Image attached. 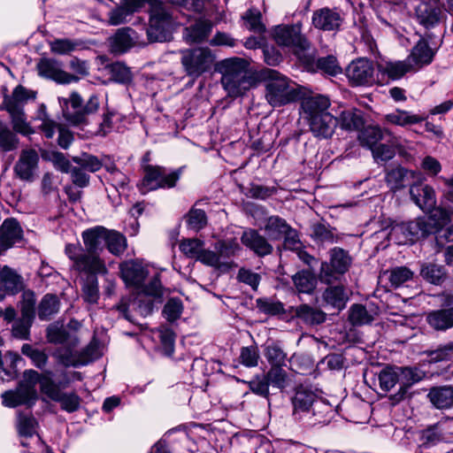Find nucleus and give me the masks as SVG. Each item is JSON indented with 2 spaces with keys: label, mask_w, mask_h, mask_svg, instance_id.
Segmentation results:
<instances>
[{
  "label": "nucleus",
  "mask_w": 453,
  "mask_h": 453,
  "mask_svg": "<svg viewBox=\"0 0 453 453\" xmlns=\"http://www.w3.org/2000/svg\"><path fill=\"white\" fill-rule=\"evenodd\" d=\"M105 245L111 254L119 256L127 248L126 238L118 232L106 229Z\"/></svg>",
  "instance_id": "09e8293b"
},
{
  "label": "nucleus",
  "mask_w": 453,
  "mask_h": 453,
  "mask_svg": "<svg viewBox=\"0 0 453 453\" xmlns=\"http://www.w3.org/2000/svg\"><path fill=\"white\" fill-rule=\"evenodd\" d=\"M388 139H385L387 143H379L371 150L374 161L378 164L386 163L391 160L397 150L399 156L408 158L411 157L408 152L409 150H412V146L410 142L404 141L402 142L400 138L388 136Z\"/></svg>",
  "instance_id": "ddd939ff"
},
{
  "label": "nucleus",
  "mask_w": 453,
  "mask_h": 453,
  "mask_svg": "<svg viewBox=\"0 0 453 453\" xmlns=\"http://www.w3.org/2000/svg\"><path fill=\"white\" fill-rule=\"evenodd\" d=\"M22 237V230L14 219H5L0 226V248L7 250Z\"/></svg>",
  "instance_id": "bb28decb"
},
{
  "label": "nucleus",
  "mask_w": 453,
  "mask_h": 453,
  "mask_svg": "<svg viewBox=\"0 0 453 453\" xmlns=\"http://www.w3.org/2000/svg\"><path fill=\"white\" fill-rule=\"evenodd\" d=\"M51 52L58 55L69 54L76 50L81 43L70 39H56L49 42Z\"/></svg>",
  "instance_id": "13d9d810"
},
{
  "label": "nucleus",
  "mask_w": 453,
  "mask_h": 453,
  "mask_svg": "<svg viewBox=\"0 0 453 453\" xmlns=\"http://www.w3.org/2000/svg\"><path fill=\"white\" fill-rule=\"evenodd\" d=\"M265 99L273 107H280L296 101L298 92L296 84L279 72L267 69L264 72Z\"/></svg>",
  "instance_id": "7ed1b4c3"
},
{
  "label": "nucleus",
  "mask_w": 453,
  "mask_h": 453,
  "mask_svg": "<svg viewBox=\"0 0 453 453\" xmlns=\"http://www.w3.org/2000/svg\"><path fill=\"white\" fill-rule=\"evenodd\" d=\"M38 119L42 121L40 129L43 132L47 138H52L58 125L56 121L49 117L46 111V107L44 105H42L40 108Z\"/></svg>",
  "instance_id": "0e129e2a"
},
{
  "label": "nucleus",
  "mask_w": 453,
  "mask_h": 453,
  "mask_svg": "<svg viewBox=\"0 0 453 453\" xmlns=\"http://www.w3.org/2000/svg\"><path fill=\"white\" fill-rule=\"evenodd\" d=\"M196 260L206 265L219 269L229 267V264L227 262L220 260V256H219L218 252L204 250L203 247L202 248Z\"/></svg>",
  "instance_id": "052dcab7"
},
{
  "label": "nucleus",
  "mask_w": 453,
  "mask_h": 453,
  "mask_svg": "<svg viewBox=\"0 0 453 453\" xmlns=\"http://www.w3.org/2000/svg\"><path fill=\"white\" fill-rule=\"evenodd\" d=\"M387 136H391L388 130H383L377 126H369L360 133L358 139L362 146L372 150V147L380 143V141L385 140Z\"/></svg>",
  "instance_id": "7c9ffc66"
},
{
  "label": "nucleus",
  "mask_w": 453,
  "mask_h": 453,
  "mask_svg": "<svg viewBox=\"0 0 453 453\" xmlns=\"http://www.w3.org/2000/svg\"><path fill=\"white\" fill-rule=\"evenodd\" d=\"M52 376L53 373L50 371H45L41 374L38 372L36 384H40V389L42 395L56 402L60 399L62 390L60 386L53 380Z\"/></svg>",
  "instance_id": "2f4dec72"
},
{
  "label": "nucleus",
  "mask_w": 453,
  "mask_h": 453,
  "mask_svg": "<svg viewBox=\"0 0 453 453\" xmlns=\"http://www.w3.org/2000/svg\"><path fill=\"white\" fill-rule=\"evenodd\" d=\"M65 252L73 261V268L79 273H83L88 277L107 273L105 263L99 254L88 252L80 244L71 243L65 245Z\"/></svg>",
  "instance_id": "39448f33"
},
{
  "label": "nucleus",
  "mask_w": 453,
  "mask_h": 453,
  "mask_svg": "<svg viewBox=\"0 0 453 453\" xmlns=\"http://www.w3.org/2000/svg\"><path fill=\"white\" fill-rule=\"evenodd\" d=\"M342 19L336 11L322 8L313 12L312 24L320 30L333 31L340 27Z\"/></svg>",
  "instance_id": "393cba45"
},
{
  "label": "nucleus",
  "mask_w": 453,
  "mask_h": 453,
  "mask_svg": "<svg viewBox=\"0 0 453 453\" xmlns=\"http://www.w3.org/2000/svg\"><path fill=\"white\" fill-rule=\"evenodd\" d=\"M317 400V395L306 387H298L292 397L293 416L296 420L306 418L311 414V407Z\"/></svg>",
  "instance_id": "f3484780"
},
{
  "label": "nucleus",
  "mask_w": 453,
  "mask_h": 453,
  "mask_svg": "<svg viewBox=\"0 0 453 453\" xmlns=\"http://www.w3.org/2000/svg\"><path fill=\"white\" fill-rule=\"evenodd\" d=\"M400 375V388L397 393L390 395L393 403H397L404 399L408 389L415 383L425 378V372L418 368L398 367Z\"/></svg>",
  "instance_id": "a211bd4d"
},
{
  "label": "nucleus",
  "mask_w": 453,
  "mask_h": 453,
  "mask_svg": "<svg viewBox=\"0 0 453 453\" xmlns=\"http://www.w3.org/2000/svg\"><path fill=\"white\" fill-rule=\"evenodd\" d=\"M416 17L419 24L430 28L438 23L439 11L426 3H421L416 8Z\"/></svg>",
  "instance_id": "4c0bfd02"
},
{
  "label": "nucleus",
  "mask_w": 453,
  "mask_h": 453,
  "mask_svg": "<svg viewBox=\"0 0 453 453\" xmlns=\"http://www.w3.org/2000/svg\"><path fill=\"white\" fill-rule=\"evenodd\" d=\"M426 320L436 330H446L453 326V308L430 312Z\"/></svg>",
  "instance_id": "f704fd0d"
},
{
  "label": "nucleus",
  "mask_w": 453,
  "mask_h": 453,
  "mask_svg": "<svg viewBox=\"0 0 453 453\" xmlns=\"http://www.w3.org/2000/svg\"><path fill=\"white\" fill-rule=\"evenodd\" d=\"M265 376L266 380H268L269 385L280 389V391L284 390L291 383V379L288 373L282 368V366H271Z\"/></svg>",
  "instance_id": "79ce46f5"
},
{
  "label": "nucleus",
  "mask_w": 453,
  "mask_h": 453,
  "mask_svg": "<svg viewBox=\"0 0 453 453\" xmlns=\"http://www.w3.org/2000/svg\"><path fill=\"white\" fill-rule=\"evenodd\" d=\"M47 339L55 344L75 346L78 343V338L75 335H71L63 326L58 325H50L48 327Z\"/></svg>",
  "instance_id": "e433bc0d"
},
{
  "label": "nucleus",
  "mask_w": 453,
  "mask_h": 453,
  "mask_svg": "<svg viewBox=\"0 0 453 453\" xmlns=\"http://www.w3.org/2000/svg\"><path fill=\"white\" fill-rule=\"evenodd\" d=\"M351 264V257L341 248H334L330 251V262L321 263L319 279L326 284L337 280L338 275L345 273Z\"/></svg>",
  "instance_id": "9b49d317"
},
{
  "label": "nucleus",
  "mask_w": 453,
  "mask_h": 453,
  "mask_svg": "<svg viewBox=\"0 0 453 453\" xmlns=\"http://www.w3.org/2000/svg\"><path fill=\"white\" fill-rule=\"evenodd\" d=\"M144 175L138 188L142 194L158 188H171L176 185L180 177L181 169L167 173L165 167L158 165H143Z\"/></svg>",
  "instance_id": "0eeeda50"
},
{
  "label": "nucleus",
  "mask_w": 453,
  "mask_h": 453,
  "mask_svg": "<svg viewBox=\"0 0 453 453\" xmlns=\"http://www.w3.org/2000/svg\"><path fill=\"white\" fill-rule=\"evenodd\" d=\"M180 63L187 75L198 78L212 66L215 58L208 48L187 49L180 51Z\"/></svg>",
  "instance_id": "6e6552de"
},
{
  "label": "nucleus",
  "mask_w": 453,
  "mask_h": 453,
  "mask_svg": "<svg viewBox=\"0 0 453 453\" xmlns=\"http://www.w3.org/2000/svg\"><path fill=\"white\" fill-rule=\"evenodd\" d=\"M277 44L292 48L296 55L310 47L309 42L301 34V26L280 25L274 27L273 33Z\"/></svg>",
  "instance_id": "f8f14e48"
},
{
  "label": "nucleus",
  "mask_w": 453,
  "mask_h": 453,
  "mask_svg": "<svg viewBox=\"0 0 453 453\" xmlns=\"http://www.w3.org/2000/svg\"><path fill=\"white\" fill-rule=\"evenodd\" d=\"M136 39L135 32L132 28H120L111 39V50L123 53L134 45Z\"/></svg>",
  "instance_id": "c85d7f7f"
},
{
  "label": "nucleus",
  "mask_w": 453,
  "mask_h": 453,
  "mask_svg": "<svg viewBox=\"0 0 453 453\" xmlns=\"http://www.w3.org/2000/svg\"><path fill=\"white\" fill-rule=\"evenodd\" d=\"M296 316L308 325H319L325 321L326 314L318 309L307 304H302L296 308Z\"/></svg>",
  "instance_id": "58836bf2"
},
{
  "label": "nucleus",
  "mask_w": 453,
  "mask_h": 453,
  "mask_svg": "<svg viewBox=\"0 0 453 453\" xmlns=\"http://www.w3.org/2000/svg\"><path fill=\"white\" fill-rule=\"evenodd\" d=\"M374 68L366 58L353 60L346 68V75L354 85H369L373 82Z\"/></svg>",
  "instance_id": "dca6fc26"
},
{
  "label": "nucleus",
  "mask_w": 453,
  "mask_h": 453,
  "mask_svg": "<svg viewBox=\"0 0 453 453\" xmlns=\"http://www.w3.org/2000/svg\"><path fill=\"white\" fill-rule=\"evenodd\" d=\"M0 280L9 294L15 295L24 288L22 278L8 267L1 271Z\"/></svg>",
  "instance_id": "c9c22d12"
},
{
  "label": "nucleus",
  "mask_w": 453,
  "mask_h": 453,
  "mask_svg": "<svg viewBox=\"0 0 453 453\" xmlns=\"http://www.w3.org/2000/svg\"><path fill=\"white\" fill-rule=\"evenodd\" d=\"M292 280L297 290L302 293H311L317 285L316 276L308 270L296 273Z\"/></svg>",
  "instance_id": "37998d69"
},
{
  "label": "nucleus",
  "mask_w": 453,
  "mask_h": 453,
  "mask_svg": "<svg viewBox=\"0 0 453 453\" xmlns=\"http://www.w3.org/2000/svg\"><path fill=\"white\" fill-rule=\"evenodd\" d=\"M421 276L433 284H440L445 273L442 266L434 264H425L420 270Z\"/></svg>",
  "instance_id": "bf43d9fd"
},
{
  "label": "nucleus",
  "mask_w": 453,
  "mask_h": 453,
  "mask_svg": "<svg viewBox=\"0 0 453 453\" xmlns=\"http://www.w3.org/2000/svg\"><path fill=\"white\" fill-rule=\"evenodd\" d=\"M265 356L271 366L285 365L287 355L278 343H272L265 347Z\"/></svg>",
  "instance_id": "6e6d98bb"
},
{
  "label": "nucleus",
  "mask_w": 453,
  "mask_h": 453,
  "mask_svg": "<svg viewBox=\"0 0 453 453\" xmlns=\"http://www.w3.org/2000/svg\"><path fill=\"white\" fill-rule=\"evenodd\" d=\"M215 250L220 256V260L229 258L241 250V247L234 240L220 241L215 244Z\"/></svg>",
  "instance_id": "338daca9"
},
{
  "label": "nucleus",
  "mask_w": 453,
  "mask_h": 453,
  "mask_svg": "<svg viewBox=\"0 0 453 453\" xmlns=\"http://www.w3.org/2000/svg\"><path fill=\"white\" fill-rule=\"evenodd\" d=\"M38 164L39 155L35 150H22L14 165V173L19 180L31 182L36 175Z\"/></svg>",
  "instance_id": "4468645a"
},
{
  "label": "nucleus",
  "mask_w": 453,
  "mask_h": 453,
  "mask_svg": "<svg viewBox=\"0 0 453 453\" xmlns=\"http://www.w3.org/2000/svg\"><path fill=\"white\" fill-rule=\"evenodd\" d=\"M434 50L429 47L426 41L420 39L413 47L407 60L413 65V70H418L424 65H429L434 58Z\"/></svg>",
  "instance_id": "a878e982"
},
{
  "label": "nucleus",
  "mask_w": 453,
  "mask_h": 453,
  "mask_svg": "<svg viewBox=\"0 0 453 453\" xmlns=\"http://www.w3.org/2000/svg\"><path fill=\"white\" fill-rule=\"evenodd\" d=\"M329 106V99L321 95L306 97L302 102L310 130L316 137H331L338 125V119L327 111Z\"/></svg>",
  "instance_id": "f03ea898"
},
{
  "label": "nucleus",
  "mask_w": 453,
  "mask_h": 453,
  "mask_svg": "<svg viewBox=\"0 0 453 453\" xmlns=\"http://www.w3.org/2000/svg\"><path fill=\"white\" fill-rule=\"evenodd\" d=\"M54 357L58 361L65 366H80L88 364V357H81L80 353L72 350L69 348L61 347L58 348Z\"/></svg>",
  "instance_id": "ea45409f"
},
{
  "label": "nucleus",
  "mask_w": 453,
  "mask_h": 453,
  "mask_svg": "<svg viewBox=\"0 0 453 453\" xmlns=\"http://www.w3.org/2000/svg\"><path fill=\"white\" fill-rule=\"evenodd\" d=\"M17 426L19 434L21 438L20 443L23 447L29 446V439L37 446L42 444V440L37 434V422L33 417L19 413Z\"/></svg>",
  "instance_id": "4be33fe9"
},
{
  "label": "nucleus",
  "mask_w": 453,
  "mask_h": 453,
  "mask_svg": "<svg viewBox=\"0 0 453 453\" xmlns=\"http://www.w3.org/2000/svg\"><path fill=\"white\" fill-rule=\"evenodd\" d=\"M203 242L198 239H184L180 243V251L188 257L197 258Z\"/></svg>",
  "instance_id": "69168bd1"
},
{
  "label": "nucleus",
  "mask_w": 453,
  "mask_h": 453,
  "mask_svg": "<svg viewBox=\"0 0 453 453\" xmlns=\"http://www.w3.org/2000/svg\"><path fill=\"white\" fill-rule=\"evenodd\" d=\"M212 29V22L209 19H198L193 25L186 28V37L191 42L204 41Z\"/></svg>",
  "instance_id": "473e14b6"
},
{
  "label": "nucleus",
  "mask_w": 453,
  "mask_h": 453,
  "mask_svg": "<svg viewBox=\"0 0 453 453\" xmlns=\"http://www.w3.org/2000/svg\"><path fill=\"white\" fill-rule=\"evenodd\" d=\"M349 321L355 326H361L371 323L373 318L361 304H355L350 308Z\"/></svg>",
  "instance_id": "680f3d73"
},
{
  "label": "nucleus",
  "mask_w": 453,
  "mask_h": 453,
  "mask_svg": "<svg viewBox=\"0 0 453 453\" xmlns=\"http://www.w3.org/2000/svg\"><path fill=\"white\" fill-rule=\"evenodd\" d=\"M385 119L388 123L401 127L417 124L423 120L421 117L402 110H396L387 114Z\"/></svg>",
  "instance_id": "49530a36"
},
{
  "label": "nucleus",
  "mask_w": 453,
  "mask_h": 453,
  "mask_svg": "<svg viewBox=\"0 0 453 453\" xmlns=\"http://www.w3.org/2000/svg\"><path fill=\"white\" fill-rule=\"evenodd\" d=\"M171 23V14L164 4L158 0H151L150 27L146 30L149 42L165 41Z\"/></svg>",
  "instance_id": "1a4fd4ad"
},
{
  "label": "nucleus",
  "mask_w": 453,
  "mask_h": 453,
  "mask_svg": "<svg viewBox=\"0 0 453 453\" xmlns=\"http://www.w3.org/2000/svg\"><path fill=\"white\" fill-rule=\"evenodd\" d=\"M427 211L430 213V222H427V224L429 225L430 231L432 230L433 227L441 228L445 225L449 224L453 217L452 211L441 207H434Z\"/></svg>",
  "instance_id": "8fccbe9b"
},
{
  "label": "nucleus",
  "mask_w": 453,
  "mask_h": 453,
  "mask_svg": "<svg viewBox=\"0 0 453 453\" xmlns=\"http://www.w3.org/2000/svg\"><path fill=\"white\" fill-rule=\"evenodd\" d=\"M219 71L222 74L221 84L230 97L242 96L257 85V79L249 70V62L245 59H225L219 64Z\"/></svg>",
  "instance_id": "f257e3e1"
},
{
  "label": "nucleus",
  "mask_w": 453,
  "mask_h": 453,
  "mask_svg": "<svg viewBox=\"0 0 453 453\" xmlns=\"http://www.w3.org/2000/svg\"><path fill=\"white\" fill-rule=\"evenodd\" d=\"M417 176L420 177V173L397 165L386 170L385 180L391 190L396 191L403 188L409 180Z\"/></svg>",
  "instance_id": "b1692460"
},
{
  "label": "nucleus",
  "mask_w": 453,
  "mask_h": 453,
  "mask_svg": "<svg viewBox=\"0 0 453 453\" xmlns=\"http://www.w3.org/2000/svg\"><path fill=\"white\" fill-rule=\"evenodd\" d=\"M323 299L327 304L341 310L345 306L348 296L343 287L335 286L329 287L324 291Z\"/></svg>",
  "instance_id": "c03bdc74"
},
{
  "label": "nucleus",
  "mask_w": 453,
  "mask_h": 453,
  "mask_svg": "<svg viewBox=\"0 0 453 453\" xmlns=\"http://www.w3.org/2000/svg\"><path fill=\"white\" fill-rule=\"evenodd\" d=\"M341 127L346 130H357L364 126V120L359 111H342L338 120Z\"/></svg>",
  "instance_id": "603ef678"
},
{
  "label": "nucleus",
  "mask_w": 453,
  "mask_h": 453,
  "mask_svg": "<svg viewBox=\"0 0 453 453\" xmlns=\"http://www.w3.org/2000/svg\"><path fill=\"white\" fill-rule=\"evenodd\" d=\"M38 372L35 370H26L22 379L15 389L4 391L2 395V403L7 408H16L19 405L32 406L37 399L35 389Z\"/></svg>",
  "instance_id": "20e7f679"
},
{
  "label": "nucleus",
  "mask_w": 453,
  "mask_h": 453,
  "mask_svg": "<svg viewBox=\"0 0 453 453\" xmlns=\"http://www.w3.org/2000/svg\"><path fill=\"white\" fill-rule=\"evenodd\" d=\"M21 352L28 357L39 369H42L47 364L48 356L43 351L34 349L29 344H24L21 348Z\"/></svg>",
  "instance_id": "e2e57ef3"
},
{
  "label": "nucleus",
  "mask_w": 453,
  "mask_h": 453,
  "mask_svg": "<svg viewBox=\"0 0 453 453\" xmlns=\"http://www.w3.org/2000/svg\"><path fill=\"white\" fill-rule=\"evenodd\" d=\"M132 308L137 314L142 317H146L152 312L153 303L150 300L145 299L143 296L138 297L130 301L127 298H122L120 303L116 306L124 318L133 322L132 316L129 314V309Z\"/></svg>",
  "instance_id": "412c9836"
},
{
  "label": "nucleus",
  "mask_w": 453,
  "mask_h": 453,
  "mask_svg": "<svg viewBox=\"0 0 453 453\" xmlns=\"http://www.w3.org/2000/svg\"><path fill=\"white\" fill-rule=\"evenodd\" d=\"M42 157L43 159L50 161L55 169L61 173H69L72 169L71 162L62 152L55 150L47 151L42 154Z\"/></svg>",
  "instance_id": "864d4df0"
},
{
  "label": "nucleus",
  "mask_w": 453,
  "mask_h": 453,
  "mask_svg": "<svg viewBox=\"0 0 453 453\" xmlns=\"http://www.w3.org/2000/svg\"><path fill=\"white\" fill-rule=\"evenodd\" d=\"M427 397L437 409H448L453 406V387H434L429 390Z\"/></svg>",
  "instance_id": "c756f323"
},
{
  "label": "nucleus",
  "mask_w": 453,
  "mask_h": 453,
  "mask_svg": "<svg viewBox=\"0 0 453 453\" xmlns=\"http://www.w3.org/2000/svg\"><path fill=\"white\" fill-rule=\"evenodd\" d=\"M17 135L2 121H0V151L8 152L17 149Z\"/></svg>",
  "instance_id": "3c124183"
},
{
  "label": "nucleus",
  "mask_w": 453,
  "mask_h": 453,
  "mask_svg": "<svg viewBox=\"0 0 453 453\" xmlns=\"http://www.w3.org/2000/svg\"><path fill=\"white\" fill-rule=\"evenodd\" d=\"M264 229L270 240H280L290 230V226L279 216H271L265 221Z\"/></svg>",
  "instance_id": "72a5a7b5"
},
{
  "label": "nucleus",
  "mask_w": 453,
  "mask_h": 453,
  "mask_svg": "<svg viewBox=\"0 0 453 453\" xmlns=\"http://www.w3.org/2000/svg\"><path fill=\"white\" fill-rule=\"evenodd\" d=\"M242 243L258 257L270 255L273 248L269 241L255 229L245 230L241 237Z\"/></svg>",
  "instance_id": "6ab92c4d"
},
{
  "label": "nucleus",
  "mask_w": 453,
  "mask_h": 453,
  "mask_svg": "<svg viewBox=\"0 0 453 453\" xmlns=\"http://www.w3.org/2000/svg\"><path fill=\"white\" fill-rule=\"evenodd\" d=\"M59 305V300L55 295L47 294L39 304V318L41 319H49L52 315L58 312Z\"/></svg>",
  "instance_id": "de8ad7c7"
},
{
  "label": "nucleus",
  "mask_w": 453,
  "mask_h": 453,
  "mask_svg": "<svg viewBox=\"0 0 453 453\" xmlns=\"http://www.w3.org/2000/svg\"><path fill=\"white\" fill-rule=\"evenodd\" d=\"M380 387L383 391H389L397 382L400 383V375L398 367L385 368L379 374Z\"/></svg>",
  "instance_id": "5fc2aeb1"
},
{
  "label": "nucleus",
  "mask_w": 453,
  "mask_h": 453,
  "mask_svg": "<svg viewBox=\"0 0 453 453\" xmlns=\"http://www.w3.org/2000/svg\"><path fill=\"white\" fill-rule=\"evenodd\" d=\"M72 160L82 169L91 173L99 171L103 166V163L97 157L85 152L81 153L80 156L73 157Z\"/></svg>",
  "instance_id": "4d7b16f0"
},
{
  "label": "nucleus",
  "mask_w": 453,
  "mask_h": 453,
  "mask_svg": "<svg viewBox=\"0 0 453 453\" xmlns=\"http://www.w3.org/2000/svg\"><path fill=\"white\" fill-rule=\"evenodd\" d=\"M429 233V225L426 219L418 218L413 221L393 226L388 234V238L399 245H404L413 242Z\"/></svg>",
  "instance_id": "9d476101"
},
{
  "label": "nucleus",
  "mask_w": 453,
  "mask_h": 453,
  "mask_svg": "<svg viewBox=\"0 0 453 453\" xmlns=\"http://www.w3.org/2000/svg\"><path fill=\"white\" fill-rule=\"evenodd\" d=\"M257 307L261 312L268 315H278L284 311L283 304L280 302L269 298L257 299Z\"/></svg>",
  "instance_id": "774afa93"
},
{
  "label": "nucleus",
  "mask_w": 453,
  "mask_h": 453,
  "mask_svg": "<svg viewBox=\"0 0 453 453\" xmlns=\"http://www.w3.org/2000/svg\"><path fill=\"white\" fill-rule=\"evenodd\" d=\"M119 269L121 278L127 285L136 288L142 287L148 272L141 263L134 260L127 261L120 265Z\"/></svg>",
  "instance_id": "aec40b11"
},
{
  "label": "nucleus",
  "mask_w": 453,
  "mask_h": 453,
  "mask_svg": "<svg viewBox=\"0 0 453 453\" xmlns=\"http://www.w3.org/2000/svg\"><path fill=\"white\" fill-rule=\"evenodd\" d=\"M410 195L423 211H430L436 204L435 192L431 186L413 183L410 188Z\"/></svg>",
  "instance_id": "5701e85b"
},
{
  "label": "nucleus",
  "mask_w": 453,
  "mask_h": 453,
  "mask_svg": "<svg viewBox=\"0 0 453 453\" xmlns=\"http://www.w3.org/2000/svg\"><path fill=\"white\" fill-rule=\"evenodd\" d=\"M391 286L398 288L413 278L414 273L406 266H395L384 273Z\"/></svg>",
  "instance_id": "a18cd8bd"
},
{
  "label": "nucleus",
  "mask_w": 453,
  "mask_h": 453,
  "mask_svg": "<svg viewBox=\"0 0 453 453\" xmlns=\"http://www.w3.org/2000/svg\"><path fill=\"white\" fill-rule=\"evenodd\" d=\"M82 103L83 100L77 92H73L69 98H59L65 119L73 126L85 123L87 116L96 112L99 107L98 97L94 95L89 97L85 105Z\"/></svg>",
  "instance_id": "423d86ee"
},
{
  "label": "nucleus",
  "mask_w": 453,
  "mask_h": 453,
  "mask_svg": "<svg viewBox=\"0 0 453 453\" xmlns=\"http://www.w3.org/2000/svg\"><path fill=\"white\" fill-rule=\"evenodd\" d=\"M411 70H413V65L407 59L405 61L387 62L380 65V71L392 80H398Z\"/></svg>",
  "instance_id": "a19ab883"
},
{
  "label": "nucleus",
  "mask_w": 453,
  "mask_h": 453,
  "mask_svg": "<svg viewBox=\"0 0 453 453\" xmlns=\"http://www.w3.org/2000/svg\"><path fill=\"white\" fill-rule=\"evenodd\" d=\"M37 70L41 76L60 84L77 82L80 80L79 76L64 71L58 61L50 58L41 59L37 64Z\"/></svg>",
  "instance_id": "2eb2a0df"
},
{
  "label": "nucleus",
  "mask_w": 453,
  "mask_h": 453,
  "mask_svg": "<svg viewBox=\"0 0 453 453\" xmlns=\"http://www.w3.org/2000/svg\"><path fill=\"white\" fill-rule=\"evenodd\" d=\"M106 228L96 226L88 229L82 233V239L85 245V250L99 254L105 244Z\"/></svg>",
  "instance_id": "cd10ccee"
}]
</instances>
